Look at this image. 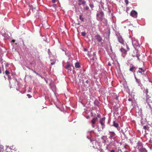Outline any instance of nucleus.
Returning <instances> with one entry per match:
<instances>
[{
	"mask_svg": "<svg viewBox=\"0 0 152 152\" xmlns=\"http://www.w3.org/2000/svg\"><path fill=\"white\" fill-rule=\"evenodd\" d=\"M110 33V31H109L108 32V33H105V34H107V36H108V37H109V36Z\"/></svg>",
	"mask_w": 152,
	"mask_h": 152,
	"instance_id": "4c0bfd02",
	"label": "nucleus"
},
{
	"mask_svg": "<svg viewBox=\"0 0 152 152\" xmlns=\"http://www.w3.org/2000/svg\"><path fill=\"white\" fill-rule=\"evenodd\" d=\"M135 51L136 53V54L135 55L132 54V56L133 57H137V59L140 61V59L139 58V57L140 56V55L138 53V51L136 50Z\"/></svg>",
	"mask_w": 152,
	"mask_h": 152,
	"instance_id": "9b49d317",
	"label": "nucleus"
},
{
	"mask_svg": "<svg viewBox=\"0 0 152 152\" xmlns=\"http://www.w3.org/2000/svg\"><path fill=\"white\" fill-rule=\"evenodd\" d=\"M100 117V115L99 114H98L97 115V117H97V118H99Z\"/></svg>",
	"mask_w": 152,
	"mask_h": 152,
	"instance_id": "79ce46f5",
	"label": "nucleus"
},
{
	"mask_svg": "<svg viewBox=\"0 0 152 152\" xmlns=\"http://www.w3.org/2000/svg\"><path fill=\"white\" fill-rule=\"evenodd\" d=\"M36 74L37 75H38V76H40V75L39 74H38L37 72H36Z\"/></svg>",
	"mask_w": 152,
	"mask_h": 152,
	"instance_id": "13d9d810",
	"label": "nucleus"
},
{
	"mask_svg": "<svg viewBox=\"0 0 152 152\" xmlns=\"http://www.w3.org/2000/svg\"><path fill=\"white\" fill-rule=\"evenodd\" d=\"M5 74H6V75H8L10 73V72H9V71H8L6 70L5 71Z\"/></svg>",
	"mask_w": 152,
	"mask_h": 152,
	"instance_id": "e433bc0d",
	"label": "nucleus"
},
{
	"mask_svg": "<svg viewBox=\"0 0 152 152\" xmlns=\"http://www.w3.org/2000/svg\"><path fill=\"white\" fill-rule=\"evenodd\" d=\"M143 78L145 79V81L148 80L149 82H150V80L149 79L146 73H145L144 74V76Z\"/></svg>",
	"mask_w": 152,
	"mask_h": 152,
	"instance_id": "f3484780",
	"label": "nucleus"
},
{
	"mask_svg": "<svg viewBox=\"0 0 152 152\" xmlns=\"http://www.w3.org/2000/svg\"><path fill=\"white\" fill-rule=\"evenodd\" d=\"M141 124L143 126L145 124V123H146V122L145 121V120H144L143 118H142L141 119Z\"/></svg>",
	"mask_w": 152,
	"mask_h": 152,
	"instance_id": "a878e982",
	"label": "nucleus"
},
{
	"mask_svg": "<svg viewBox=\"0 0 152 152\" xmlns=\"http://www.w3.org/2000/svg\"><path fill=\"white\" fill-rule=\"evenodd\" d=\"M145 93L146 94L148 93V91L147 89H146V90L145 91Z\"/></svg>",
	"mask_w": 152,
	"mask_h": 152,
	"instance_id": "c03bdc74",
	"label": "nucleus"
},
{
	"mask_svg": "<svg viewBox=\"0 0 152 152\" xmlns=\"http://www.w3.org/2000/svg\"><path fill=\"white\" fill-rule=\"evenodd\" d=\"M134 78L136 80V82L138 84V85L139 86L141 87L142 85L141 83L140 80V79H138L137 78V77H136L135 76L134 74Z\"/></svg>",
	"mask_w": 152,
	"mask_h": 152,
	"instance_id": "ddd939ff",
	"label": "nucleus"
},
{
	"mask_svg": "<svg viewBox=\"0 0 152 152\" xmlns=\"http://www.w3.org/2000/svg\"><path fill=\"white\" fill-rule=\"evenodd\" d=\"M97 120V117L94 118H93V119L92 120L91 122L93 124H94L96 122Z\"/></svg>",
	"mask_w": 152,
	"mask_h": 152,
	"instance_id": "412c9836",
	"label": "nucleus"
},
{
	"mask_svg": "<svg viewBox=\"0 0 152 152\" xmlns=\"http://www.w3.org/2000/svg\"><path fill=\"white\" fill-rule=\"evenodd\" d=\"M95 37L96 39L99 42H101L102 40V38L99 34L96 35Z\"/></svg>",
	"mask_w": 152,
	"mask_h": 152,
	"instance_id": "1a4fd4ad",
	"label": "nucleus"
},
{
	"mask_svg": "<svg viewBox=\"0 0 152 152\" xmlns=\"http://www.w3.org/2000/svg\"><path fill=\"white\" fill-rule=\"evenodd\" d=\"M65 54L66 56L68 57L70 56V53L69 51H68L67 52H65Z\"/></svg>",
	"mask_w": 152,
	"mask_h": 152,
	"instance_id": "c756f323",
	"label": "nucleus"
},
{
	"mask_svg": "<svg viewBox=\"0 0 152 152\" xmlns=\"http://www.w3.org/2000/svg\"><path fill=\"white\" fill-rule=\"evenodd\" d=\"M121 51L122 52L124 53H126V50L123 48H121Z\"/></svg>",
	"mask_w": 152,
	"mask_h": 152,
	"instance_id": "c85d7f7f",
	"label": "nucleus"
},
{
	"mask_svg": "<svg viewBox=\"0 0 152 152\" xmlns=\"http://www.w3.org/2000/svg\"><path fill=\"white\" fill-rule=\"evenodd\" d=\"M52 90L53 91V92H55V87H54L53 88V89H52Z\"/></svg>",
	"mask_w": 152,
	"mask_h": 152,
	"instance_id": "37998d69",
	"label": "nucleus"
},
{
	"mask_svg": "<svg viewBox=\"0 0 152 152\" xmlns=\"http://www.w3.org/2000/svg\"><path fill=\"white\" fill-rule=\"evenodd\" d=\"M27 96L28 97V98H30L31 97V96L29 94H27Z\"/></svg>",
	"mask_w": 152,
	"mask_h": 152,
	"instance_id": "58836bf2",
	"label": "nucleus"
},
{
	"mask_svg": "<svg viewBox=\"0 0 152 152\" xmlns=\"http://www.w3.org/2000/svg\"><path fill=\"white\" fill-rule=\"evenodd\" d=\"M118 41L121 44L125 45V42H124L122 37L120 35L119 33L116 34Z\"/></svg>",
	"mask_w": 152,
	"mask_h": 152,
	"instance_id": "f03ea898",
	"label": "nucleus"
},
{
	"mask_svg": "<svg viewBox=\"0 0 152 152\" xmlns=\"http://www.w3.org/2000/svg\"><path fill=\"white\" fill-rule=\"evenodd\" d=\"M143 128L145 129V132H146V130L148 131L149 130V127L147 125L143 126Z\"/></svg>",
	"mask_w": 152,
	"mask_h": 152,
	"instance_id": "bb28decb",
	"label": "nucleus"
},
{
	"mask_svg": "<svg viewBox=\"0 0 152 152\" xmlns=\"http://www.w3.org/2000/svg\"><path fill=\"white\" fill-rule=\"evenodd\" d=\"M125 2L126 5H127L129 4V1L128 0H125Z\"/></svg>",
	"mask_w": 152,
	"mask_h": 152,
	"instance_id": "72a5a7b5",
	"label": "nucleus"
},
{
	"mask_svg": "<svg viewBox=\"0 0 152 152\" xmlns=\"http://www.w3.org/2000/svg\"><path fill=\"white\" fill-rule=\"evenodd\" d=\"M109 138L111 140L113 139L114 140L116 138V135L115 133L113 132L109 131Z\"/></svg>",
	"mask_w": 152,
	"mask_h": 152,
	"instance_id": "7ed1b4c3",
	"label": "nucleus"
},
{
	"mask_svg": "<svg viewBox=\"0 0 152 152\" xmlns=\"http://www.w3.org/2000/svg\"><path fill=\"white\" fill-rule=\"evenodd\" d=\"M108 65L109 66H111V64L110 62H109L108 63Z\"/></svg>",
	"mask_w": 152,
	"mask_h": 152,
	"instance_id": "49530a36",
	"label": "nucleus"
},
{
	"mask_svg": "<svg viewBox=\"0 0 152 152\" xmlns=\"http://www.w3.org/2000/svg\"><path fill=\"white\" fill-rule=\"evenodd\" d=\"M87 55L91 60L94 61L96 59V53L95 52H93V54L90 55L89 52L88 51Z\"/></svg>",
	"mask_w": 152,
	"mask_h": 152,
	"instance_id": "20e7f679",
	"label": "nucleus"
},
{
	"mask_svg": "<svg viewBox=\"0 0 152 152\" xmlns=\"http://www.w3.org/2000/svg\"><path fill=\"white\" fill-rule=\"evenodd\" d=\"M56 6V4H54L53 5V6L54 7H55Z\"/></svg>",
	"mask_w": 152,
	"mask_h": 152,
	"instance_id": "bf43d9fd",
	"label": "nucleus"
},
{
	"mask_svg": "<svg viewBox=\"0 0 152 152\" xmlns=\"http://www.w3.org/2000/svg\"><path fill=\"white\" fill-rule=\"evenodd\" d=\"M115 99L116 100H118V96H116L115 97Z\"/></svg>",
	"mask_w": 152,
	"mask_h": 152,
	"instance_id": "ea45409f",
	"label": "nucleus"
},
{
	"mask_svg": "<svg viewBox=\"0 0 152 152\" xmlns=\"http://www.w3.org/2000/svg\"><path fill=\"white\" fill-rule=\"evenodd\" d=\"M91 142H92V143L93 144H95V145L96 146V147L94 146H93V147L94 148H97V147H96V146L97 145L98 146H99V144L98 142H97L95 140H92V141H91Z\"/></svg>",
	"mask_w": 152,
	"mask_h": 152,
	"instance_id": "2eb2a0df",
	"label": "nucleus"
},
{
	"mask_svg": "<svg viewBox=\"0 0 152 152\" xmlns=\"http://www.w3.org/2000/svg\"><path fill=\"white\" fill-rule=\"evenodd\" d=\"M140 152H147V150L144 148H142L141 149L138 150Z\"/></svg>",
	"mask_w": 152,
	"mask_h": 152,
	"instance_id": "5701e85b",
	"label": "nucleus"
},
{
	"mask_svg": "<svg viewBox=\"0 0 152 152\" xmlns=\"http://www.w3.org/2000/svg\"><path fill=\"white\" fill-rule=\"evenodd\" d=\"M135 67L134 66H132L131 67H130V68L129 69V71L132 72H135Z\"/></svg>",
	"mask_w": 152,
	"mask_h": 152,
	"instance_id": "6ab92c4d",
	"label": "nucleus"
},
{
	"mask_svg": "<svg viewBox=\"0 0 152 152\" xmlns=\"http://www.w3.org/2000/svg\"><path fill=\"white\" fill-rule=\"evenodd\" d=\"M128 101H131L132 100V99L131 98H129L128 99Z\"/></svg>",
	"mask_w": 152,
	"mask_h": 152,
	"instance_id": "864d4df0",
	"label": "nucleus"
},
{
	"mask_svg": "<svg viewBox=\"0 0 152 152\" xmlns=\"http://www.w3.org/2000/svg\"><path fill=\"white\" fill-rule=\"evenodd\" d=\"M119 131V132H120V131H121V128L119 126H118V127H117L116 128Z\"/></svg>",
	"mask_w": 152,
	"mask_h": 152,
	"instance_id": "f704fd0d",
	"label": "nucleus"
},
{
	"mask_svg": "<svg viewBox=\"0 0 152 152\" xmlns=\"http://www.w3.org/2000/svg\"><path fill=\"white\" fill-rule=\"evenodd\" d=\"M84 51H88V50H87V49L86 48H84Z\"/></svg>",
	"mask_w": 152,
	"mask_h": 152,
	"instance_id": "a18cd8bd",
	"label": "nucleus"
},
{
	"mask_svg": "<svg viewBox=\"0 0 152 152\" xmlns=\"http://www.w3.org/2000/svg\"><path fill=\"white\" fill-rule=\"evenodd\" d=\"M96 19L98 20L102 21L103 20L105 23L107 22V20L104 18V14L102 10L99 11L96 14Z\"/></svg>",
	"mask_w": 152,
	"mask_h": 152,
	"instance_id": "f257e3e1",
	"label": "nucleus"
},
{
	"mask_svg": "<svg viewBox=\"0 0 152 152\" xmlns=\"http://www.w3.org/2000/svg\"><path fill=\"white\" fill-rule=\"evenodd\" d=\"M10 149H12L13 148H12L11 147H10Z\"/></svg>",
	"mask_w": 152,
	"mask_h": 152,
	"instance_id": "774afa93",
	"label": "nucleus"
},
{
	"mask_svg": "<svg viewBox=\"0 0 152 152\" xmlns=\"http://www.w3.org/2000/svg\"><path fill=\"white\" fill-rule=\"evenodd\" d=\"M81 35L83 37H85L86 35V33L85 32H82L81 33Z\"/></svg>",
	"mask_w": 152,
	"mask_h": 152,
	"instance_id": "7c9ffc66",
	"label": "nucleus"
},
{
	"mask_svg": "<svg viewBox=\"0 0 152 152\" xmlns=\"http://www.w3.org/2000/svg\"><path fill=\"white\" fill-rule=\"evenodd\" d=\"M44 79H45V81L47 83V80H46L45 78H44Z\"/></svg>",
	"mask_w": 152,
	"mask_h": 152,
	"instance_id": "338daca9",
	"label": "nucleus"
},
{
	"mask_svg": "<svg viewBox=\"0 0 152 152\" xmlns=\"http://www.w3.org/2000/svg\"><path fill=\"white\" fill-rule=\"evenodd\" d=\"M132 45L134 48H135V47H140V45L137 40H132Z\"/></svg>",
	"mask_w": 152,
	"mask_h": 152,
	"instance_id": "423d86ee",
	"label": "nucleus"
},
{
	"mask_svg": "<svg viewBox=\"0 0 152 152\" xmlns=\"http://www.w3.org/2000/svg\"><path fill=\"white\" fill-rule=\"evenodd\" d=\"M75 67L76 68H78L80 67V65L79 63L77 62L75 64Z\"/></svg>",
	"mask_w": 152,
	"mask_h": 152,
	"instance_id": "b1692460",
	"label": "nucleus"
},
{
	"mask_svg": "<svg viewBox=\"0 0 152 152\" xmlns=\"http://www.w3.org/2000/svg\"><path fill=\"white\" fill-rule=\"evenodd\" d=\"M56 0H52V2L54 3L55 2Z\"/></svg>",
	"mask_w": 152,
	"mask_h": 152,
	"instance_id": "3c124183",
	"label": "nucleus"
},
{
	"mask_svg": "<svg viewBox=\"0 0 152 152\" xmlns=\"http://www.w3.org/2000/svg\"><path fill=\"white\" fill-rule=\"evenodd\" d=\"M109 145H107V146H106V149H107V150H109V148L108 147V146Z\"/></svg>",
	"mask_w": 152,
	"mask_h": 152,
	"instance_id": "a19ab883",
	"label": "nucleus"
},
{
	"mask_svg": "<svg viewBox=\"0 0 152 152\" xmlns=\"http://www.w3.org/2000/svg\"><path fill=\"white\" fill-rule=\"evenodd\" d=\"M108 53L109 54H111L113 53V50L111 46H110V49L108 50Z\"/></svg>",
	"mask_w": 152,
	"mask_h": 152,
	"instance_id": "aec40b11",
	"label": "nucleus"
},
{
	"mask_svg": "<svg viewBox=\"0 0 152 152\" xmlns=\"http://www.w3.org/2000/svg\"><path fill=\"white\" fill-rule=\"evenodd\" d=\"M120 132L121 133H122L123 135H124L125 136V132H123L122 129H121V131H120Z\"/></svg>",
	"mask_w": 152,
	"mask_h": 152,
	"instance_id": "473e14b6",
	"label": "nucleus"
},
{
	"mask_svg": "<svg viewBox=\"0 0 152 152\" xmlns=\"http://www.w3.org/2000/svg\"><path fill=\"white\" fill-rule=\"evenodd\" d=\"M83 6V8L84 10L86 11H88L89 10V7L87 5H85L84 6Z\"/></svg>",
	"mask_w": 152,
	"mask_h": 152,
	"instance_id": "393cba45",
	"label": "nucleus"
},
{
	"mask_svg": "<svg viewBox=\"0 0 152 152\" xmlns=\"http://www.w3.org/2000/svg\"><path fill=\"white\" fill-rule=\"evenodd\" d=\"M79 19L82 21H84V18L82 17L81 15H80Z\"/></svg>",
	"mask_w": 152,
	"mask_h": 152,
	"instance_id": "2f4dec72",
	"label": "nucleus"
},
{
	"mask_svg": "<svg viewBox=\"0 0 152 152\" xmlns=\"http://www.w3.org/2000/svg\"><path fill=\"white\" fill-rule=\"evenodd\" d=\"M139 71L138 72L140 73L142 75L143 74V72H144L145 71V70L143 69L142 68H139Z\"/></svg>",
	"mask_w": 152,
	"mask_h": 152,
	"instance_id": "a211bd4d",
	"label": "nucleus"
},
{
	"mask_svg": "<svg viewBox=\"0 0 152 152\" xmlns=\"http://www.w3.org/2000/svg\"><path fill=\"white\" fill-rule=\"evenodd\" d=\"M149 142L150 143H152V140L151 139H150V140L149 141Z\"/></svg>",
	"mask_w": 152,
	"mask_h": 152,
	"instance_id": "de8ad7c7",
	"label": "nucleus"
},
{
	"mask_svg": "<svg viewBox=\"0 0 152 152\" xmlns=\"http://www.w3.org/2000/svg\"><path fill=\"white\" fill-rule=\"evenodd\" d=\"M89 5L92 10H93V8L94 7V5L93 3H90Z\"/></svg>",
	"mask_w": 152,
	"mask_h": 152,
	"instance_id": "cd10ccee",
	"label": "nucleus"
},
{
	"mask_svg": "<svg viewBox=\"0 0 152 152\" xmlns=\"http://www.w3.org/2000/svg\"><path fill=\"white\" fill-rule=\"evenodd\" d=\"M100 151L101 152H104L103 150L102 149H101L100 150Z\"/></svg>",
	"mask_w": 152,
	"mask_h": 152,
	"instance_id": "6e6d98bb",
	"label": "nucleus"
},
{
	"mask_svg": "<svg viewBox=\"0 0 152 152\" xmlns=\"http://www.w3.org/2000/svg\"><path fill=\"white\" fill-rule=\"evenodd\" d=\"M149 108H150L152 112V107H151H151H149Z\"/></svg>",
	"mask_w": 152,
	"mask_h": 152,
	"instance_id": "4d7b16f0",
	"label": "nucleus"
},
{
	"mask_svg": "<svg viewBox=\"0 0 152 152\" xmlns=\"http://www.w3.org/2000/svg\"><path fill=\"white\" fill-rule=\"evenodd\" d=\"M137 147L138 150L141 149L142 148V144L141 142H138L137 143Z\"/></svg>",
	"mask_w": 152,
	"mask_h": 152,
	"instance_id": "4468645a",
	"label": "nucleus"
},
{
	"mask_svg": "<svg viewBox=\"0 0 152 152\" xmlns=\"http://www.w3.org/2000/svg\"><path fill=\"white\" fill-rule=\"evenodd\" d=\"M15 39H12V42H13V43H14L15 42Z\"/></svg>",
	"mask_w": 152,
	"mask_h": 152,
	"instance_id": "8fccbe9b",
	"label": "nucleus"
},
{
	"mask_svg": "<svg viewBox=\"0 0 152 152\" xmlns=\"http://www.w3.org/2000/svg\"><path fill=\"white\" fill-rule=\"evenodd\" d=\"M72 66V63L69 62H67L66 63V65L64 67L65 68L71 71V67Z\"/></svg>",
	"mask_w": 152,
	"mask_h": 152,
	"instance_id": "0eeeda50",
	"label": "nucleus"
},
{
	"mask_svg": "<svg viewBox=\"0 0 152 152\" xmlns=\"http://www.w3.org/2000/svg\"><path fill=\"white\" fill-rule=\"evenodd\" d=\"M77 4L79 6L82 5L84 6L86 3V1L84 0H77Z\"/></svg>",
	"mask_w": 152,
	"mask_h": 152,
	"instance_id": "6e6552de",
	"label": "nucleus"
},
{
	"mask_svg": "<svg viewBox=\"0 0 152 152\" xmlns=\"http://www.w3.org/2000/svg\"><path fill=\"white\" fill-rule=\"evenodd\" d=\"M130 15L134 18H137V13L134 10H132L130 13Z\"/></svg>",
	"mask_w": 152,
	"mask_h": 152,
	"instance_id": "9d476101",
	"label": "nucleus"
},
{
	"mask_svg": "<svg viewBox=\"0 0 152 152\" xmlns=\"http://www.w3.org/2000/svg\"><path fill=\"white\" fill-rule=\"evenodd\" d=\"M3 146L2 145H0V148H3Z\"/></svg>",
	"mask_w": 152,
	"mask_h": 152,
	"instance_id": "e2e57ef3",
	"label": "nucleus"
},
{
	"mask_svg": "<svg viewBox=\"0 0 152 152\" xmlns=\"http://www.w3.org/2000/svg\"><path fill=\"white\" fill-rule=\"evenodd\" d=\"M88 82H89V81H88V80H86V83H88Z\"/></svg>",
	"mask_w": 152,
	"mask_h": 152,
	"instance_id": "603ef678",
	"label": "nucleus"
},
{
	"mask_svg": "<svg viewBox=\"0 0 152 152\" xmlns=\"http://www.w3.org/2000/svg\"><path fill=\"white\" fill-rule=\"evenodd\" d=\"M65 49L63 48V49H62V50L63 51H64L66 52V51H65V50H64V49Z\"/></svg>",
	"mask_w": 152,
	"mask_h": 152,
	"instance_id": "680f3d73",
	"label": "nucleus"
},
{
	"mask_svg": "<svg viewBox=\"0 0 152 152\" xmlns=\"http://www.w3.org/2000/svg\"><path fill=\"white\" fill-rule=\"evenodd\" d=\"M105 117H104L102 118H101L100 121L99 123L101 124L102 126V129L104 127L105 125L104 124L105 121Z\"/></svg>",
	"mask_w": 152,
	"mask_h": 152,
	"instance_id": "39448f33",
	"label": "nucleus"
},
{
	"mask_svg": "<svg viewBox=\"0 0 152 152\" xmlns=\"http://www.w3.org/2000/svg\"><path fill=\"white\" fill-rule=\"evenodd\" d=\"M42 78H43V77L41 76L40 75V76Z\"/></svg>",
	"mask_w": 152,
	"mask_h": 152,
	"instance_id": "69168bd1",
	"label": "nucleus"
},
{
	"mask_svg": "<svg viewBox=\"0 0 152 152\" xmlns=\"http://www.w3.org/2000/svg\"><path fill=\"white\" fill-rule=\"evenodd\" d=\"M125 45L126 48H127V49H128V50H129V48L128 45H127L126 43V42H125V45H124V46H125Z\"/></svg>",
	"mask_w": 152,
	"mask_h": 152,
	"instance_id": "c9c22d12",
	"label": "nucleus"
},
{
	"mask_svg": "<svg viewBox=\"0 0 152 152\" xmlns=\"http://www.w3.org/2000/svg\"><path fill=\"white\" fill-rule=\"evenodd\" d=\"M31 70L32 71H33V72H34V73H36V72H35V71L33 70L32 69H31Z\"/></svg>",
	"mask_w": 152,
	"mask_h": 152,
	"instance_id": "052dcab7",
	"label": "nucleus"
},
{
	"mask_svg": "<svg viewBox=\"0 0 152 152\" xmlns=\"http://www.w3.org/2000/svg\"><path fill=\"white\" fill-rule=\"evenodd\" d=\"M92 127L93 128L94 127V125H92Z\"/></svg>",
	"mask_w": 152,
	"mask_h": 152,
	"instance_id": "0e129e2a",
	"label": "nucleus"
},
{
	"mask_svg": "<svg viewBox=\"0 0 152 152\" xmlns=\"http://www.w3.org/2000/svg\"><path fill=\"white\" fill-rule=\"evenodd\" d=\"M150 98V97L149 98H148L146 96V100L148 105L149 107H151V104H150V103H152V101L151 100Z\"/></svg>",
	"mask_w": 152,
	"mask_h": 152,
	"instance_id": "f8f14e48",
	"label": "nucleus"
},
{
	"mask_svg": "<svg viewBox=\"0 0 152 152\" xmlns=\"http://www.w3.org/2000/svg\"><path fill=\"white\" fill-rule=\"evenodd\" d=\"M101 139L102 140V142L105 144L106 143V140L107 139V137L105 136H103L102 137Z\"/></svg>",
	"mask_w": 152,
	"mask_h": 152,
	"instance_id": "dca6fc26",
	"label": "nucleus"
},
{
	"mask_svg": "<svg viewBox=\"0 0 152 152\" xmlns=\"http://www.w3.org/2000/svg\"><path fill=\"white\" fill-rule=\"evenodd\" d=\"M113 126H114L115 128L118 127V126H119L118 124L117 123H116L115 121H113V124L112 125Z\"/></svg>",
	"mask_w": 152,
	"mask_h": 152,
	"instance_id": "4be33fe9",
	"label": "nucleus"
},
{
	"mask_svg": "<svg viewBox=\"0 0 152 152\" xmlns=\"http://www.w3.org/2000/svg\"><path fill=\"white\" fill-rule=\"evenodd\" d=\"M110 152H115L114 150L113 149L111 150Z\"/></svg>",
	"mask_w": 152,
	"mask_h": 152,
	"instance_id": "09e8293b",
	"label": "nucleus"
},
{
	"mask_svg": "<svg viewBox=\"0 0 152 152\" xmlns=\"http://www.w3.org/2000/svg\"><path fill=\"white\" fill-rule=\"evenodd\" d=\"M55 64V62H52L51 63V65H53V64Z\"/></svg>",
	"mask_w": 152,
	"mask_h": 152,
	"instance_id": "5fc2aeb1",
	"label": "nucleus"
}]
</instances>
